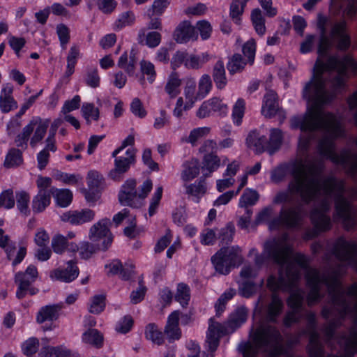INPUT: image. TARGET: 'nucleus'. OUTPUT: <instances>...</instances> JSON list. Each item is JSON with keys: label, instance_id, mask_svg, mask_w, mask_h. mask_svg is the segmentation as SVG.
I'll list each match as a JSON object with an SVG mask.
<instances>
[{"label": "nucleus", "instance_id": "obj_38", "mask_svg": "<svg viewBox=\"0 0 357 357\" xmlns=\"http://www.w3.org/2000/svg\"><path fill=\"white\" fill-rule=\"evenodd\" d=\"M22 162V151L13 148L7 153L3 165L6 168H13L20 166Z\"/></svg>", "mask_w": 357, "mask_h": 357}, {"label": "nucleus", "instance_id": "obj_20", "mask_svg": "<svg viewBox=\"0 0 357 357\" xmlns=\"http://www.w3.org/2000/svg\"><path fill=\"white\" fill-rule=\"evenodd\" d=\"M102 176L96 171H90L87 175L89 191L85 192V198L88 202H96L99 198L98 188L100 187Z\"/></svg>", "mask_w": 357, "mask_h": 357}, {"label": "nucleus", "instance_id": "obj_27", "mask_svg": "<svg viewBox=\"0 0 357 357\" xmlns=\"http://www.w3.org/2000/svg\"><path fill=\"white\" fill-rule=\"evenodd\" d=\"M305 116V114H303V116H293L291 119V121H292V119L295 117H301V118H303ZM291 127L293 128V129H298V128H294L292 126V122H291ZM298 128L303 132H308L306 135H303L302 136H301L300 139H299V147L300 149L303 151V152H306L308 149V147H309V145H310V142L311 140V139L312 138V135H313V132H315V131H317V130H323L326 133H328V134H331L332 135H334L335 137H339V136H341L343 135L344 133V130L341 128V131L338 132H331V131H327L324 128H319V129H316V130H301V128L300 127H298Z\"/></svg>", "mask_w": 357, "mask_h": 357}, {"label": "nucleus", "instance_id": "obj_28", "mask_svg": "<svg viewBox=\"0 0 357 357\" xmlns=\"http://www.w3.org/2000/svg\"><path fill=\"white\" fill-rule=\"evenodd\" d=\"M212 77L218 89L222 90L227 84L225 68L221 60L218 61L213 68Z\"/></svg>", "mask_w": 357, "mask_h": 357}, {"label": "nucleus", "instance_id": "obj_53", "mask_svg": "<svg viewBox=\"0 0 357 357\" xmlns=\"http://www.w3.org/2000/svg\"><path fill=\"white\" fill-rule=\"evenodd\" d=\"M82 115L88 124H90V118L94 121H97L99 119V109L94 107L93 103H84L82 107Z\"/></svg>", "mask_w": 357, "mask_h": 357}, {"label": "nucleus", "instance_id": "obj_43", "mask_svg": "<svg viewBox=\"0 0 357 357\" xmlns=\"http://www.w3.org/2000/svg\"><path fill=\"white\" fill-rule=\"evenodd\" d=\"M98 250H102L99 243L83 241L80 243L79 255L82 259H88Z\"/></svg>", "mask_w": 357, "mask_h": 357}, {"label": "nucleus", "instance_id": "obj_22", "mask_svg": "<svg viewBox=\"0 0 357 357\" xmlns=\"http://www.w3.org/2000/svg\"><path fill=\"white\" fill-rule=\"evenodd\" d=\"M68 266L63 269H56L51 274L52 278H54L57 280L65 282H70L77 278L79 275V269L77 266V262L70 260Z\"/></svg>", "mask_w": 357, "mask_h": 357}, {"label": "nucleus", "instance_id": "obj_17", "mask_svg": "<svg viewBox=\"0 0 357 357\" xmlns=\"http://www.w3.org/2000/svg\"><path fill=\"white\" fill-rule=\"evenodd\" d=\"M95 213L91 209H83L80 211H70L63 213L61 219L63 222H69L72 225H82L91 222L94 219Z\"/></svg>", "mask_w": 357, "mask_h": 357}, {"label": "nucleus", "instance_id": "obj_54", "mask_svg": "<svg viewBox=\"0 0 357 357\" xmlns=\"http://www.w3.org/2000/svg\"><path fill=\"white\" fill-rule=\"evenodd\" d=\"M206 177L203 176L200 178L197 184H191L186 185V193L193 196L205 194L206 191Z\"/></svg>", "mask_w": 357, "mask_h": 357}, {"label": "nucleus", "instance_id": "obj_12", "mask_svg": "<svg viewBox=\"0 0 357 357\" xmlns=\"http://www.w3.org/2000/svg\"><path fill=\"white\" fill-rule=\"evenodd\" d=\"M302 214L303 206L301 204L288 209H282L279 217L269 222V229H272L279 227H296L301 221Z\"/></svg>", "mask_w": 357, "mask_h": 357}, {"label": "nucleus", "instance_id": "obj_11", "mask_svg": "<svg viewBox=\"0 0 357 357\" xmlns=\"http://www.w3.org/2000/svg\"><path fill=\"white\" fill-rule=\"evenodd\" d=\"M110 225V220L104 218L94 224L89 231V239L93 243H99L102 251L107 250L113 241L112 234L109 229Z\"/></svg>", "mask_w": 357, "mask_h": 357}, {"label": "nucleus", "instance_id": "obj_45", "mask_svg": "<svg viewBox=\"0 0 357 357\" xmlns=\"http://www.w3.org/2000/svg\"><path fill=\"white\" fill-rule=\"evenodd\" d=\"M236 293V289L230 288L220 296L215 305L217 316H220L225 311L227 303L234 297Z\"/></svg>", "mask_w": 357, "mask_h": 357}, {"label": "nucleus", "instance_id": "obj_55", "mask_svg": "<svg viewBox=\"0 0 357 357\" xmlns=\"http://www.w3.org/2000/svg\"><path fill=\"white\" fill-rule=\"evenodd\" d=\"M105 307V296L95 295L91 298L89 311L92 314H99L104 310Z\"/></svg>", "mask_w": 357, "mask_h": 357}, {"label": "nucleus", "instance_id": "obj_48", "mask_svg": "<svg viewBox=\"0 0 357 357\" xmlns=\"http://www.w3.org/2000/svg\"><path fill=\"white\" fill-rule=\"evenodd\" d=\"M212 88V81L211 77L204 74L202 76L199 82L197 97L199 99L204 98L211 91Z\"/></svg>", "mask_w": 357, "mask_h": 357}, {"label": "nucleus", "instance_id": "obj_52", "mask_svg": "<svg viewBox=\"0 0 357 357\" xmlns=\"http://www.w3.org/2000/svg\"><path fill=\"white\" fill-rule=\"evenodd\" d=\"M17 207L21 213L27 215L29 214L28 204L29 202V195L27 192L22 191L16 193Z\"/></svg>", "mask_w": 357, "mask_h": 357}, {"label": "nucleus", "instance_id": "obj_26", "mask_svg": "<svg viewBox=\"0 0 357 357\" xmlns=\"http://www.w3.org/2000/svg\"><path fill=\"white\" fill-rule=\"evenodd\" d=\"M15 282L18 284L16 292V296L18 299L23 298L26 292H29L31 295H35L38 291L37 288L30 287L32 282L29 279H25V274L22 273V272L16 273Z\"/></svg>", "mask_w": 357, "mask_h": 357}, {"label": "nucleus", "instance_id": "obj_64", "mask_svg": "<svg viewBox=\"0 0 357 357\" xmlns=\"http://www.w3.org/2000/svg\"><path fill=\"white\" fill-rule=\"evenodd\" d=\"M31 135V128L30 126H25L23 128L22 132L19 134L15 139V142L17 147H21L23 149L27 148V142Z\"/></svg>", "mask_w": 357, "mask_h": 357}, {"label": "nucleus", "instance_id": "obj_16", "mask_svg": "<svg viewBox=\"0 0 357 357\" xmlns=\"http://www.w3.org/2000/svg\"><path fill=\"white\" fill-rule=\"evenodd\" d=\"M135 179H128L122 185L119 194V200L122 205L135 206V199L138 197Z\"/></svg>", "mask_w": 357, "mask_h": 357}, {"label": "nucleus", "instance_id": "obj_31", "mask_svg": "<svg viewBox=\"0 0 357 357\" xmlns=\"http://www.w3.org/2000/svg\"><path fill=\"white\" fill-rule=\"evenodd\" d=\"M70 355V351L63 346L43 347L38 354L39 357H67Z\"/></svg>", "mask_w": 357, "mask_h": 357}, {"label": "nucleus", "instance_id": "obj_5", "mask_svg": "<svg viewBox=\"0 0 357 357\" xmlns=\"http://www.w3.org/2000/svg\"><path fill=\"white\" fill-rule=\"evenodd\" d=\"M328 252L347 271L349 266L357 271V240L344 235L335 238L329 245Z\"/></svg>", "mask_w": 357, "mask_h": 357}, {"label": "nucleus", "instance_id": "obj_9", "mask_svg": "<svg viewBox=\"0 0 357 357\" xmlns=\"http://www.w3.org/2000/svg\"><path fill=\"white\" fill-rule=\"evenodd\" d=\"M330 210V204L326 199L321 202L319 206L314 208L310 213V219L313 225L312 236L321 232L329 231L332 227L331 218L326 215Z\"/></svg>", "mask_w": 357, "mask_h": 357}, {"label": "nucleus", "instance_id": "obj_8", "mask_svg": "<svg viewBox=\"0 0 357 357\" xmlns=\"http://www.w3.org/2000/svg\"><path fill=\"white\" fill-rule=\"evenodd\" d=\"M307 325L304 334L308 335V342L305 351L308 357H316L323 351L324 343L321 341L320 334L317 331V322L314 312L306 314Z\"/></svg>", "mask_w": 357, "mask_h": 357}, {"label": "nucleus", "instance_id": "obj_56", "mask_svg": "<svg viewBox=\"0 0 357 357\" xmlns=\"http://www.w3.org/2000/svg\"><path fill=\"white\" fill-rule=\"evenodd\" d=\"M195 88H196V85L194 82L188 84L185 88L184 93H185V98L187 99V101L183 106V109L185 110H188L190 107H192L193 104L195 103V100L197 98H199L197 97V95L196 96H195Z\"/></svg>", "mask_w": 357, "mask_h": 357}, {"label": "nucleus", "instance_id": "obj_1", "mask_svg": "<svg viewBox=\"0 0 357 357\" xmlns=\"http://www.w3.org/2000/svg\"><path fill=\"white\" fill-rule=\"evenodd\" d=\"M357 71V61L349 54L341 59L336 56H330L326 62L318 58L313 68L310 79L305 84L302 95L303 99L311 105L307 107L303 118L292 119L294 128L301 130H316L324 128L327 131L338 132L341 125L335 116L331 112H324L321 107L330 103L336 96V92L344 86L342 76L347 69Z\"/></svg>", "mask_w": 357, "mask_h": 357}, {"label": "nucleus", "instance_id": "obj_13", "mask_svg": "<svg viewBox=\"0 0 357 357\" xmlns=\"http://www.w3.org/2000/svg\"><path fill=\"white\" fill-rule=\"evenodd\" d=\"M136 149L129 148L126 151V155H116L114 159V167L109 172V176L114 181H119L122 178L136 162Z\"/></svg>", "mask_w": 357, "mask_h": 357}, {"label": "nucleus", "instance_id": "obj_44", "mask_svg": "<svg viewBox=\"0 0 357 357\" xmlns=\"http://www.w3.org/2000/svg\"><path fill=\"white\" fill-rule=\"evenodd\" d=\"M234 233V225L233 222H229L225 227L220 230L218 238L222 245H228L233 241Z\"/></svg>", "mask_w": 357, "mask_h": 357}, {"label": "nucleus", "instance_id": "obj_4", "mask_svg": "<svg viewBox=\"0 0 357 357\" xmlns=\"http://www.w3.org/2000/svg\"><path fill=\"white\" fill-rule=\"evenodd\" d=\"M238 294L243 298H249L253 296L258 289L264 286V281L261 280L259 285L250 280L238 282ZM265 287L259 291V295L255 305L253 319L255 324L251 330L252 343H246L243 346L241 352L243 357H257L259 352H262L264 357L268 354V294Z\"/></svg>", "mask_w": 357, "mask_h": 357}, {"label": "nucleus", "instance_id": "obj_36", "mask_svg": "<svg viewBox=\"0 0 357 357\" xmlns=\"http://www.w3.org/2000/svg\"><path fill=\"white\" fill-rule=\"evenodd\" d=\"M286 246H289L291 249L289 261L291 263H292L295 266H296V265L294 264V263L298 264L301 268H302L303 269L307 268L309 266V259H307V257L305 255H303L301 252H296V253L294 254L292 247L288 244H285L274 251V252H273L274 259L275 260V253L278 250L282 249L283 248H284Z\"/></svg>", "mask_w": 357, "mask_h": 357}, {"label": "nucleus", "instance_id": "obj_6", "mask_svg": "<svg viewBox=\"0 0 357 357\" xmlns=\"http://www.w3.org/2000/svg\"><path fill=\"white\" fill-rule=\"evenodd\" d=\"M335 144L333 139L328 136H324L318 144L319 153L329 158L333 163L342 166L347 174L350 176L356 167H357V152L350 149H343L339 154L334 151Z\"/></svg>", "mask_w": 357, "mask_h": 357}, {"label": "nucleus", "instance_id": "obj_35", "mask_svg": "<svg viewBox=\"0 0 357 357\" xmlns=\"http://www.w3.org/2000/svg\"><path fill=\"white\" fill-rule=\"evenodd\" d=\"M50 189L55 190V191L51 192V196L53 195L55 197L59 206L66 207L71 203L73 194L69 190H59L54 187H52V185H50Z\"/></svg>", "mask_w": 357, "mask_h": 357}, {"label": "nucleus", "instance_id": "obj_46", "mask_svg": "<svg viewBox=\"0 0 357 357\" xmlns=\"http://www.w3.org/2000/svg\"><path fill=\"white\" fill-rule=\"evenodd\" d=\"M145 334L147 339L158 345L162 344L164 341L162 332L158 330L157 326L154 324H149L146 326Z\"/></svg>", "mask_w": 357, "mask_h": 357}, {"label": "nucleus", "instance_id": "obj_60", "mask_svg": "<svg viewBox=\"0 0 357 357\" xmlns=\"http://www.w3.org/2000/svg\"><path fill=\"white\" fill-rule=\"evenodd\" d=\"M67 238L61 235H55L52 239V247L54 252L61 254L67 247Z\"/></svg>", "mask_w": 357, "mask_h": 357}, {"label": "nucleus", "instance_id": "obj_18", "mask_svg": "<svg viewBox=\"0 0 357 357\" xmlns=\"http://www.w3.org/2000/svg\"><path fill=\"white\" fill-rule=\"evenodd\" d=\"M245 144L248 148L254 151L256 154H261L266 149L267 139L264 134L254 129L249 132L245 139Z\"/></svg>", "mask_w": 357, "mask_h": 357}, {"label": "nucleus", "instance_id": "obj_47", "mask_svg": "<svg viewBox=\"0 0 357 357\" xmlns=\"http://www.w3.org/2000/svg\"><path fill=\"white\" fill-rule=\"evenodd\" d=\"M282 132L279 129H272L269 137V155L279 150L282 144Z\"/></svg>", "mask_w": 357, "mask_h": 357}, {"label": "nucleus", "instance_id": "obj_51", "mask_svg": "<svg viewBox=\"0 0 357 357\" xmlns=\"http://www.w3.org/2000/svg\"><path fill=\"white\" fill-rule=\"evenodd\" d=\"M245 63L243 61L242 56L239 54H234L229 59L227 68L230 74H234L244 68Z\"/></svg>", "mask_w": 357, "mask_h": 357}, {"label": "nucleus", "instance_id": "obj_19", "mask_svg": "<svg viewBox=\"0 0 357 357\" xmlns=\"http://www.w3.org/2000/svg\"><path fill=\"white\" fill-rule=\"evenodd\" d=\"M174 39L178 43H185L190 40H197L198 35L195 28L188 21L181 22L174 32Z\"/></svg>", "mask_w": 357, "mask_h": 357}, {"label": "nucleus", "instance_id": "obj_42", "mask_svg": "<svg viewBox=\"0 0 357 357\" xmlns=\"http://www.w3.org/2000/svg\"><path fill=\"white\" fill-rule=\"evenodd\" d=\"M245 110V102L243 98H238L232 108V119L234 124L240 126Z\"/></svg>", "mask_w": 357, "mask_h": 357}, {"label": "nucleus", "instance_id": "obj_40", "mask_svg": "<svg viewBox=\"0 0 357 357\" xmlns=\"http://www.w3.org/2000/svg\"><path fill=\"white\" fill-rule=\"evenodd\" d=\"M181 80L176 73H172L165 86V91L171 98L176 97L180 92Z\"/></svg>", "mask_w": 357, "mask_h": 357}, {"label": "nucleus", "instance_id": "obj_25", "mask_svg": "<svg viewBox=\"0 0 357 357\" xmlns=\"http://www.w3.org/2000/svg\"><path fill=\"white\" fill-rule=\"evenodd\" d=\"M62 309L61 304L49 305L42 307L36 316V321L42 324L45 321L56 320L59 317V312Z\"/></svg>", "mask_w": 357, "mask_h": 357}, {"label": "nucleus", "instance_id": "obj_21", "mask_svg": "<svg viewBox=\"0 0 357 357\" xmlns=\"http://www.w3.org/2000/svg\"><path fill=\"white\" fill-rule=\"evenodd\" d=\"M180 312L178 310L174 311L169 314L164 333L169 342L179 340L181 336V331L178 327Z\"/></svg>", "mask_w": 357, "mask_h": 357}, {"label": "nucleus", "instance_id": "obj_49", "mask_svg": "<svg viewBox=\"0 0 357 357\" xmlns=\"http://www.w3.org/2000/svg\"><path fill=\"white\" fill-rule=\"evenodd\" d=\"M79 50L75 45L71 47L67 56V69L66 76L69 77L74 73V68L77 63V59L79 56Z\"/></svg>", "mask_w": 357, "mask_h": 357}, {"label": "nucleus", "instance_id": "obj_61", "mask_svg": "<svg viewBox=\"0 0 357 357\" xmlns=\"http://www.w3.org/2000/svg\"><path fill=\"white\" fill-rule=\"evenodd\" d=\"M15 205V197L12 189H8L2 192L0 195V207L3 206L8 209L11 208Z\"/></svg>", "mask_w": 357, "mask_h": 357}, {"label": "nucleus", "instance_id": "obj_7", "mask_svg": "<svg viewBox=\"0 0 357 357\" xmlns=\"http://www.w3.org/2000/svg\"><path fill=\"white\" fill-rule=\"evenodd\" d=\"M241 249L238 246L222 247L211 257V262L216 272L228 275L231 268L243 263Z\"/></svg>", "mask_w": 357, "mask_h": 357}, {"label": "nucleus", "instance_id": "obj_41", "mask_svg": "<svg viewBox=\"0 0 357 357\" xmlns=\"http://www.w3.org/2000/svg\"><path fill=\"white\" fill-rule=\"evenodd\" d=\"M82 340L98 348L102 345L103 336L98 330L89 329L83 334Z\"/></svg>", "mask_w": 357, "mask_h": 357}, {"label": "nucleus", "instance_id": "obj_2", "mask_svg": "<svg viewBox=\"0 0 357 357\" xmlns=\"http://www.w3.org/2000/svg\"><path fill=\"white\" fill-rule=\"evenodd\" d=\"M345 275L346 271L342 266L336 265L323 274L317 269H310L305 275L310 287L306 297L308 306L324 298L320 284L327 288L328 298L321 310V315L326 320L336 314L340 321H344L349 314L357 312V282L344 287L342 278Z\"/></svg>", "mask_w": 357, "mask_h": 357}, {"label": "nucleus", "instance_id": "obj_37", "mask_svg": "<svg viewBox=\"0 0 357 357\" xmlns=\"http://www.w3.org/2000/svg\"><path fill=\"white\" fill-rule=\"evenodd\" d=\"M269 118L278 115L280 119H284L285 114L278 105V96L277 93L269 89Z\"/></svg>", "mask_w": 357, "mask_h": 357}, {"label": "nucleus", "instance_id": "obj_23", "mask_svg": "<svg viewBox=\"0 0 357 357\" xmlns=\"http://www.w3.org/2000/svg\"><path fill=\"white\" fill-rule=\"evenodd\" d=\"M26 126H30L31 128V133L36 128L33 136L30 142L31 146L34 147L36 144L44 137L48 128V123L43 122L40 117H34Z\"/></svg>", "mask_w": 357, "mask_h": 357}, {"label": "nucleus", "instance_id": "obj_34", "mask_svg": "<svg viewBox=\"0 0 357 357\" xmlns=\"http://www.w3.org/2000/svg\"><path fill=\"white\" fill-rule=\"evenodd\" d=\"M259 199V194L257 191L247 188L242 194L238 206L240 208H252Z\"/></svg>", "mask_w": 357, "mask_h": 357}, {"label": "nucleus", "instance_id": "obj_24", "mask_svg": "<svg viewBox=\"0 0 357 357\" xmlns=\"http://www.w3.org/2000/svg\"><path fill=\"white\" fill-rule=\"evenodd\" d=\"M247 318L248 310L245 307H238L234 312H232L226 323V326L228 328L229 333H233L236 328H239L243 323H245Z\"/></svg>", "mask_w": 357, "mask_h": 357}, {"label": "nucleus", "instance_id": "obj_57", "mask_svg": "<svg viewBox=\"0 0 357 357\" xmlns=\"http://www.w3.org/2000/svg\"><path fill=\"white\" fill-rule=\"evenodd\" d=\"M56 33L58 35L61 48L63 50H66V45L70 41V29L66 25L59 24L56 26Z\"/></svg>", "mask_w": 357, "mask_h": 357}, {"label": "nucleus", "instance_id": "obj_32", "mask_svg": "<svg viewBox=\"0 0 357 357\" xmlns=\"http://www.w3.org/2000/svg\"><path fill=\"white\" fill-rule=\"evenodd\" d=\"M184 170L181 174V178L184 181L192 180L199 174V162L195 159L191 161L186 162L184 164Z\"/></svg>", "mask_w": 357, "mask_h": 357}, {"label": "nucleus", "instance_id": "obj_50", "mask_svg": "<svg viewBox=\"0 0 357 357\" xmlns=\"http://www.w3.org/2000/svg\"><path fill=\"white\" fill-rule=\"evenodd\" d=\"M190 298V288L188 286L183 283L178 284L175 299L179 302L183 307H185L188 305Z\"/></svg>", "mask_w": 357, "mask_h": 357}, {"label": "nucleus", "instance_id": "obj_62", "mask_svg": "<svg viewBox=\"0 0 357 357\" xmlns=\"http://www.w3.org/2000/svg\"><path fill=\"white\" fill-rule=\"evenodd\" d=\"M17 107V102L11 96H0V109L3 113H8Z\"/></svg>", "mask_w": 357, "mask_h": 357}, {"label": "nucleus", "instance_id": "obj_29", "mask_svg": "<svg viewBox=\"0 0 357 357\" xmlns=\"http://www.w3.org/2000/svg\"><path fill=\"white\" fill-rule=\"evenodd\" d=\"M161 34L158 31H151L146 33V29H142L138 34V41L142 44L145 39V45L151 48H154L159 45L161 42Z\"/></svg>", "mask_w": 357, "mask_h": 357}, {"label": "nucleus", "instance_id": "obj_14", "mask_svg": "<svg viewBox=\"0 0 357 357\" xmlns=\"http://www.w3.org/2000/svg\"><path fill=\"white\" fill-rule=\"evenodd\" d=\"M229 333L228 328L221 325L218 322L214 321L213 318L209 320V326L207 333L206 343L208 344V350L213 353L219 345V339L220 334Z\"/></svg>", "mask_w": 357, "mask_h": 357}, {"label": "nucleus", "instance_id": "obj_39", "mask_svg": "<svg viewBox=\"0 0 357 357\" xmlns=\"http://www.w3.org/2000/svg\"><path fill=\"white\" fill-rule=\"evenodd\" d=\"M252 208H240L237 211V226L241 229H248L251 226V217L252 215Z\"/></svg>", "mask_w": 357, "mask_h": 357}, {"label": "nucleus", "instance_id": "obj_15", "mask_svg": "<svg viewBox=\"0 0 357 357\" xmlns=\"http://www.w3.org/2000/svg\"><path fill=\"white\" fill-rule=\"evenodd\" d=\"M280 333L269 326V357H278L288 354V348L283 344Z\"/></svg>", "mask_w": 357, "mask_h": 357}, {"label": "nucleus", "instance_id": "obj_63", "mask_svg": "<svg viewBox=\"0 0 357 357\" xmlns=\"http://www.w3.org/2000/svg\"><path fill=\"white\" fill-rule=\"evenodd\" d=\"M141 72L148 76V80L152 83L155 77L156 73L154 65L150 61L142 60L140 61Z\"/></svg>", "mask_w": 357, "mask_h": 357}, {"label": "nucleus", "instance_id": "obj_10", "mask_svg": "<svg viewBox=\"0 0 357 357\" xmlns=\"http://www.w3.org/2000/svg\"><path fill=\"white\" fill-rule=\"evenodd\" d=\"M52 181L50 177L38 176L36 185L38 192L32 200V208L34 213H40L50 205L51 192L55 191L54 189H50Z\"/></svg>", "mask_w": 357, "mask_h": 357}, {"label": "nucleus", "instance_id": "obj_3", "mask_svg": "<svg viewBox=\"0 0 357 357\" xmlns=\"http://www.w3.org/2000/svg\"><path fill=\"white\" fill-rule=\"evenodd\" d=\"M291 252V248L286 246L275 253V262L282 268L284 266L285 276L281 274L276 279L273 275H269V291H273L269 303V322L274 321V317L280 313L283 307L282 300L275 292L277 290L290 292L287 302L293 310L300 312L303 307L304 293L297 287L300 271L289 261Z\"/></svg>", "mask_w": 357, "mask_h": 357}, {"label": "nucleus", "instance_id": "obj_33", "mask_svg": "<svg viewBox=\"0 0 357 357\" xmlns=\"http://www.w3.org/2000/svg\"><path fill=\"white\" fill-rule=\"evenodd\" d=\"M250 18L256 32L260 36L264 35L266 31V19L261 10L259 8L254 9L251 13Z\"/></svg>", "mask_w": 357, "mask_h": 357}, {"label": "nucleus", "instance_id": "obj_30", "mask_svg": "<svg viewBox=\"0 0 357 357\" xmlns=\"http://www.w3.org/2000/svg\"><path fill=\"white\" fill-rule=\"evenodd\" d=\"M220 165V159L217 155L213 153H208L204 155L202 169L203 172L208 171V173H204V177H208L209 175L218 169Z\"/></svg>", "mask_w": 357, "mask_h": 357}, {"label": "nucleus", "instance_id": "obj_59", "mask_svg": "<svg viewBox=\"0 0 357 357\" xmlns=\"http://www.w3.org/2000/svg\"><path fill=\"white\" fill-rule=\"evenodd\" d=\"M211 111L218 112L220 116L226 115L228 107L222 102V100L218 97H213L208 100Z\"/></svg>", "mask_w": 357, "mask_h": 357}, {"label": "nucleus", "instance_id": "obj_58", "mask_svg": "<svg viewBox=\"0 0 357 357\" xmlns=\"http://www.w3.org/2000/svg\"><path fill=\"white\" fill-rule=\"evenodd\" d=\"M39 347V341L37 338L31 337L26 340L22 345L24 355L28 357L32 356L36 353Z\"/></svg>", "mask_w": 357, "mask_h": 357}]
</instances>
